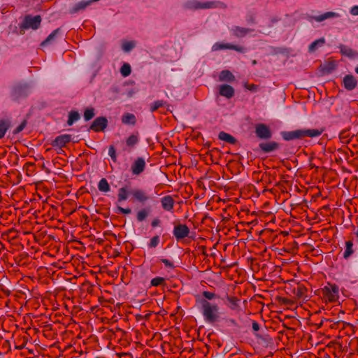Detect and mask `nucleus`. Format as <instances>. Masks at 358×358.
Wrapping results in <instances>:
<instances>
[{
	"instance_id": "obj_1",
	"label": "nucleus",
	"mask_w": 358,
	"mask_h": 358,
	"mask_svg": "<svg viewBox=\"0 0 358 358\" xmlns=\"http://www.w3.org/2000/svg\"><path fill=\"white\" fill-rule=\"evenodd\" d=\"M130 196L138 201H146L152 199L145 190L133 187L130 184L124 185L118 189V201H126Z\"/></svg>"
},
{
	"instance_id": "obj_2",
	"label": "nucleus",
	"mask_w": 358,
	"mask_h": 358,
	"mask_svg": "<svg viewBox=\"0 0 358 358\" xmlns=\"http://www.w3.org/2000/svg\"><path fill=\"white\" fill-rule=\"evenodd\" d=\"M233 289V284L225 285V307L227 309L225 310V313L234 317H240L243 313L241 301L239 298L231 295Z\"/></svg>"
},
{
	"instance_id": "obj_3",
	"label": "nucleus",
	"mask_w": 358,
	"mask_h": 358,
	"mask_svg": "<svg viewBox=\"0 0 358 358\" xmlns=\"http://www.w3.org/2000/svg\"><path fill=\"white\" fill-rule=\"evenodd\" d=\"M196 303L207 322H214L218 320L220 317L219 305L221 303L210 302L206 299H196Z\"/></svg>"
},
{
	"instance_id": "obj_4",
	"label": "nucleus",
	"mask_w": 358,
	"mask_h": 358,
	"mask_svg": "<svg viewBox=\"0 0 358 358\" xmlns=\"http://www.w3.org/2000/svg\"><path fill=\"white\" fill-rule=\"evenodd\" d=\"M41 23V17L40 15H27L19 25L20 33L24 34L25 30L29 29L36 30L40 27Z\"/></svg>"
},
{
	"instance_id": "obj_5",
	"label": "nucleus",
	"mask_w": 358,
	"mask_h": 358,
	"mask_svg": "<svg viewBox=\"0 0 358 358\" xmlns=\"http://www.w3.org/2000/svg\"><path fill=\"white\" fill-rule=\"evenodd\" d=\"M221 3L218 1H206L201 2L198 0H187L184 3V7L187 9H209L217 8Z\"/></svg>"
},
{
	"instance_id": "obj_6",
	"label": "nucleus",
	"mask_w": 358,
	"mask_h": 358,
	"mask_svg": "<svg viewBox=\"0 0 358 358\" xmlns=\"http://www.w3.org/2000/svg\"><path fill=\"white\" fill-rule=\"evenodd\" d=\"M322 292L329 302H336L339 298V287L335 284L328 283L322 289Z\"/></svg>"
},
{
	"instance_id": "obj_7",
	"label": "nucleus",
	"mask_w": 358,
	"mask_h": 358,
	"mask_svg": "<svg viewBox=\"0 0 358 358\" xmlns=\"http://www.w3.org/2000/svg\"><path fill=\"white\" fill-rule=\"evenodd\" d=\"M240 331L241 326L236 318L225 317V334H238Z\"/></svg>"
},
{
	"instance_id": "obj_8",
	"label": "nucleus",
	"mask_w": 358,
	"mask_h": 358,
	"mask_svg": "<svg viewBox=\"0 0 358 358\" xmlns=\"http://www.w3.org/2000/svg\"><path fill=\"white\" fill-rule=\"evenodd\" d=\"M108 126V120L105 117H98L92 123L90 129L94 132L103 131Z\"/></svg>"
},
{
	"instance_id": "obj_9",
	"label": "nucleus",
	"mask_w": 358,
	"mask_h": 358,
	"mask_svg": "<svg viewBox=\"0 0 358 358\" xmlns=\"http://www.w3.org/2000/svg\"><path fill=\"white\" fill-rule=\"evenodd\" d=\"M145 161L142 157H137L131 164V171L133 175L138 176L143 173L145 169Z\"/></svg>"
},
{
	"instance_id": "obj_10",
	"label": "nucleus",
	"mask_w": 358,
	"mask_h": 358,
	"mask_svg": "<svg viewBox=\"0 0 358 358\" xmlns=\"http://www.w3.org/2000/svg\"><path fill=\"white\" fill-rule=\"evenodd\" d=\"M255 134L258 138L262 139H268L272 136L270 129L264 124H258L256 125Z\"/></svg>"
},
{
	"instance_id": "obj_11",
	"label": "nucleus",
	"mask_w": 358,
	"mask_h": 358,
	"mask_svg": "<svg viewBox=\"0 0 358 358\" xmlns=\"http://www.w3.org/2000/svg\"><path fill=\"white\" fill-rule=\"evenodd\" d=\"M173 236L178 241L188 236L189 229L185 224H178L175 226L173 231Z\"/></svg>"
},
{
	"instance_id": "obj_12",
	"label": "nucleus",
	"mask_w": 358,
	"mask_h": 358,
	"mask_svg": "<svg viewBox=\"0 0 358 358\" xmlns=\"http://www.w3.org/2000/svg\"><path fill=\"white\" fill-rule=\"evenodd\" d=\"M71 141V136L70 134H62L57 136L52 141L51 145L53 147L63 148Z\"/></svg>"
},
{
	"instance_id": "obj_13",
	"label": "nucleus",
	"mask_w": 358,
	"mask_h": 358,
	"mask_svg": "<svg viewBox=\"0 0 358 358\" xmlns=\"http://www.w3.org/2000/svg\"><path fill=\"white\" fill-rule=\"evenodd\" d=\"M357 80L352 75H347L343 78V85L346 90H352L357 86Z\"/></svg>"
},
{
	"instance_id": "obj_14",
	"label": "nucleus",
	"mask_w": 358,
	"mask_h": 358,
	"mask_svg": "<svg viewBox=\"0 0 358 358\" xmlns=\"http://www.w3.org/2000/svg\"><path fill=\"white\" fill-rule=\"evenodd\" d=\"M282 136L285 141H291L302 138L301 129L282 133Z\"/></svg>"
},
{
	"instance_id": "obj_15",
	"label": "nucleus",
	"mask_w": 358,
	"mask_h": 358,
	"mask_svg": "<svg viewBox=\"0 0 358 358\" xmlns=\"http://www.w3.org/2000/svg\"><path fill=\"white\" fill-rule=\"evenodd\" d=\"M251 31L249 29H245L240 27H234L230 29V34L236 37H244Z\"/></svg>"
},
{
	"instance_id": "obj_16",
	"label": "nucleus",
	"mask_w": 358,
	"mask_h": 358,
	"mask_svg": "<svg viewBox=\"0 0 358 358\" xmlns=\"http://www.w3.org/2000/svg\"><path fill=\"white\" fill-rule=\"evenodd\" d=\"M278 147L277 143L274 141L267 142V143H261L259 144V148L264 152H270L275 150H276Z\"/></svg>"
},
{
	"instance_id": "obj_17",
	"label": "nucleus",
	"mask_w": 358,
	"mask_h": 358,
	"mask_svg": "<svg viewBox=\"0 0 358 358\" xmlns=\"http://www.w3.org/2000/svg\"><path fill=\"white\" fill-rule=\"evenodd\" d=\"M202 296H203V298L198 297L196 299H206L208 301V300H214V302L222 303L221 298L217 296V295L214 292L204 291L202 293Z\"/></svg>"
},
{
	"instance_id": "obj_18",
	"label": "nucleus",
	"mask_w": 358,
	"mask_h": 358,
	"mask_svg": "<svg viewBox=\"0 0 358 358\" xmlns=\"http://www.w3.org/2000/svg\"><path fill=\"white\" fill-rule=\"evenodd\" d=\"M140 141L139 134L138 132L132 134L126 139V145L129 148H134L138 143Z\"/></svg>"
},
{
	"instance_id": "obj_19",
	"label": "nucleus",
	"mask_w": 358,
	"mask_h": 358,
	"mask_svg": "<svg viewBox=\"0 0 358 358\" xmlns=\"http://www.w3.org/2000/svg\"><path fill=\"white\" fill-rule=\"evenodd\" d=\"M338 16V15L336 13L329 11V12H327V13H324L319 15L314 16V17H313V18L316 22H322L329 18L336 17Z\"/></svg>"
},
{
	"instance_id": "obj_20",
	"label": "nucleus",
	"mask_w": 358,
	"mask_h": 358,
	"mask_svg": "<svg viewBox=\"0 0 358 358\" xmlns=\"http://www.w3.org/2000/svg\"><path fill=\"white\" fill-rule=\"evenodd\" d=\"M151 210L150 208H143L138 210L136 213V219L138 222L144 221L150 214Z\"/></svg>"
},
{
	"instance_id": "obj_21",
	"label": "nucleus",
	"mask_w": 358,
	"mask_h": 358,
	"mask_svg": "<svg viewBox=\"0 0 358 358\" xmlns=\"http://www.w3.org/2000/svg\"><path fill=\"white\" fill-rule=\"evenodd\" d=\"M10 127V122L8 120H0V139L3 138L6 131Z\"/></svg>"
},
{
	"instance_id": "obj_22",
	"label": "nucleus",
	"mask_w": 358,
	"mask_h": 358,
	"mask_svg": "<svg viewBox=\"0 0 358 358\" xmlns=\"http://www.w3.org/2000/svg\"><path fill=\"white\" fill-rule=\"evenodd\" d=\"M122 122L124 124L134 125L136 122V116L132 113H125L122 117Z\"/></svg>"
},
{
	"instance_id": "obj_23",
	"label": "nucleus",
	"mask_w": 358,
	"mask_h": 358,
	"mask_svg": "<svg viewBox=\"0 0 358 358\" xmlns=\"http://www.w3.org/2000/svg\"><path fill=\"white\" fill-rule=\"evenodd\" d=\"M322 129H301L302 138L305 136L317 137L322 134Z\"/></svg>"
},
{
	"instance_id": "obj_24",
	"label": "nucleus",
	"mask_w": 358,
	"mask_h": 358,
	"mask_svg": "<svg viewBox=\"0 0 358 358\" xmlns=\"http://www.w3.org/2000/svg\"><path fill=\"white\" fill-rule=\"evenodd\" d=\"M80 118V115L76 110H71L69 113L67 124L69 126H71L74 124V122L79 120Z\"/></svg>"
},
{
	"instance_id": "obj_25",
	"label": "nucleus",
	"mask_w": 358,
	"mask_h": 358,
	"mask_svg": "<svg viewBox=\"0 0 358 358\" xmlns=\"http://www.w3.org/2000/svg\"><path fill=\"white\" fill-rule=\"evenodd\" d=\"M325 43V39L324 38H320L317 40L313 41L308 47V50L310 52H313L317 50L319 47H322Z\"/></svg>"
},
{
	"instance_id": "obj_26",
	"label": "nucleus",
	"mask_w": 358,
	"mask_h": 358,
	"mask_svg": "<svg viewBox=\"0 0 358 358\" xmlns=\"http://www.w3.org/2000/svg\"><path fill=\"white\" fill-rule=\"evenodd\" d=\"M167 105V103L163 100H157L150 104V110L151 112H155L159 108L164 107Z\"/></svg>"
},
{
	"instance_id": "obj_27",
	"label": "nucleus",
	"mask_w": 358,
	"mask_h": 358,
	"mask_svg": "<svg viewBox=\"0 0 358 358\" xmlns=\"http://www.w3.org/2000/svg\"><path fill=\"white\" fill-rule=\"evenodd\" d=\"M60 32V29L59 28H57L55 30H54L47 38L45 41H43L41 45V46H45V45L48 44L49 43H50L52 41H53L56 36Z\"/></svg>"
},
{
	"instance_id": "obj_28",
	"label": "nucleus",
	"mask_w": 358,
	"mask_h": 358,
	"mask_svg": "<svg viewBox=\"0 0 358 358\" xmlns=\"http://www.w3.org/2000/svg\"><path fill=\"white\" fill-rule=\"evenodd\" d=\"M98 188L99 191L107 192L110 190V185L106 178H102L100 180L98 184Z\"/></svg>"
},
{
	"instance_id": "obj_29",
	"label": "nucleus",
	"mask_w": 358,
	"mask_h": 358,
	"mask_svg": "<svg viewBox=\"0 0 358 358\" xmlns=\"http://www.w3.org/2000/svg\"><path fill=\"white\" fill-rule=\"evenodd\" d=\"M234 50L236 52L243 53L245 52V48L241 45H234L231 43H225V50Z\"/></svg>"
},
{
	"instance_id": "obj_30",
	"label": "nucleus",
	"mask_w": 358,
	"mask_h": 358,
	"mask_svg": "<svg viewBox=\"0 0 358 358\" xmlns=\"http://www.w3.org/2000/svg\"><path fill=\"white\" fill-rule=\"evenodd\" d=\"M95 115L94 108H87L84 111V119L85 121H89L92 120Z\"/></svg>"
},
{
	"instance_id": "obj_31",
	"label": "nucleus",
	"mask_w": 358,
	"mask_h": 358,
	"mask_svg": "<svg viewBox=\"0 0 358 358\" xmlns=\"http://www.w3.org/2000/svg\"><path fill=\"white\" fill-rule=\"evenodd\" d=\"M345 245H346V248L343 253V257L345 259H348L353 253V250H352L353 243L352 241H347L345 243Z\"/></svg>"
},
{
	"instance_id": "obj_32",
	"label": "nucleus",
	"mask_w": 358,
	"mask_h": 358,
	"mask_svg": "<svg viewBox=\"0 0 358 358\" xmlns=\"http://www.w3.org/2000/svg\"><path fill=\"white\" fill-rule=\"evenodd\" d=\"M29 87L27 84H20L15 87V92L20 94L21 92H24L25 95H27L29 92Z\"/></svg>"
},
{
	"instance_id": "obj_33",
	"label": "nucleus",
	"mask_w": 358,
	"mask_h": 358,
	"mask_svg": "<svg viewBox=\"0 0 358 358\" xmlns=\"http://www.w3.org/2000/svg\"><path fill=\"white\" fill-rule=\"evenodd\" d=\"M131 71V66L127 63H124L120 68V73L124 77L129 76Z\"/></svg>"
},
{
	"instance_id": "obj_34",
	"label": "nucleus",
	"mask_w": 358,
	"mask_h": 358,
	"mask_svg": "<svg viewBox=\"0 0 358 358\" xmlns=\"http://www.w3.org/2000/svg\"><path fill=\"white\" fill-rule=\"evenodd\" d=\"M135 47V43L133 41H126L122 43V50L125 52H129Z\"/></svg>"
},
{
	"instance_id": "obj_35",
	"label": "nucleus",
	"mask_w": 358,
	"mask_h": 358,
	"mask_svg": "<svg viewBox=\"0 0 358 358\" xmlns=\"http://www.w3.org/2000/svg\"><path fill=\"white\" fill-rule=\"evenodd\" d=\"M165 281V279L162 277H155L153 279H152L150 283H151V285L154 286V287H157L159 285H161L162 284H163Z\"/></svg>"
},
{
	"instance_id": "obj_36",
	"label": "nucleus",
	"mask_w": 358,
	"mask_h": 358,
	"mask_svg": "<svg viewBox=\"0 0 358 358\" xmlns=\"http://www.w3.org/2000/svg\"><path fill=\"white\" fill-rule=\"evenodd\" d=\"M341 52L343 55H347L348 57H352L354 55L353 50L345 45L341 46Z\"/></svg>"
},
{
	"instance_id": "obj_37",
	"label": "nucleus",
	"mask_w": 358,
	"mask_h": 358,
	"mask_svg": "<svg viewBox=\"0 0 358 358\" xmlns=\"http://www.w3.org/2000/svg\"><path fill=\"white\" fill-rule=\"evenodd\" d=\"M159 241L160 238L159 236L152 237L148 243L149 248H156L159 245Z\"/></svg>"
},
{
	"instance_id": "obj_38",
	"label": "nucleus",
	"mask_w": 358,
	"mask_h": 358,
	"mask_svg": "<svg viewBox=\"0 0 358 358\" xmlns=\"http://www.w3.org/2000/svg\"><path fill=\"white\" fill-rule=\"evenodd\" d=\"M108 155L110 157L113 162H116L117 161V155L115 148L113 145H110L108 148Z\"/></svg>"
},
{
	"instance_id": "obj_39",
	"label": "nucleus",
	"mask_w": 358,
	"mask_h": 358,
	"mask_svg": "<svg viewBox=\"0 0 358 358\" xmlns=\"http://www.w3.org/2000/svg\"><path fill=\"white\" fill-rule=\"evenodd\" d=\"M234 94V90L230 85H225V98H231Z\"/></svg>"
},
{
	"instance_id": "obj_40",
	"label": "nucleus",
	"mask_w": 358,
	"mask_h": 358,
	"mask_svg": "<svg viewBox=\"0 0 358 358\" xmlns=\"http://www.w3.org/2000/svg\"><path fill=\"white\" fill-rule=\"evenodd\" d=\"M115 213L122 214H130L131 213V210L129 208H124L120 206H117Z\"/></svg>"
},
{
	"instance_id": "obj_41",
	"label": "nucleus",
	"mask_w": 358,
	"mask_h": 358,
	"mask_svg": "<svg viewBox=\"0 0 358 358\" xmlns=\"http://www.w3.org/2000/svg\"><path fill=\"white\" fill-rule=\"evenodd\" d=\"M224 96V84L219 85V95L217 97V102L218 103V104H221L220 103L221 99L220 98V96Z\"/></svg>"
},
{
	"instance_id": "obj_42",
	"label": "nucleus",
	"mask_w": 358,
	"mask_h": 358,
	"mask_svg": "<svg viewBox=\"0 0 358 358\" xmlns=\"http://www.w3.org/2000/svg\"><path fill=\"white\" fill-rule=\"evenodd\" d=\"M225 142L229 143L231 144H234L236 143V139L230 134L225 133Z\"/></svg>"
},
{
	"instance_id": "obj_43",
	"label": "nucleus",
	"mask_w": 358,
	"mask_h": 358,
	"mask_svg": "<svg viewBox=\"0 0 358 358\" xmlns=\"http://www.w3.org/2000/svg\"><path fill=\"white\" fill-rule=\"evenodd\" d=\"M224 49V43H216L212 47V50L215 51Z\"/></svg>"
},
{
	"instance_id": "obj_44",
	"label": "nucleus",
	"mask_w": 358,
	"mask_h": 358,
	"mask_svg": "<svg viewBox=\"0 0 358 358\" xmlns=\"http://www.w3.org/2000/svg\"><path fill=\"white\" fill-rule=\"evenodd\" d=\"M160 261L164 264V265L168 268H173L174 267L173 264L167 259H161Z\"/></svg>"
},
{
	"instance_id": "obj_45",
	"label": "nucleus",
	"mask_w": 358,
	"mask_h": 358,
	"mask_svg": "<svg viewBox=\"0 0 358 358\" xmlns=\"http://www.w3.org/2000/svg\"><path fill=\"white\" fill-rule=\"evenodd\" d=\"M234 79V76L233 74L229 71L225 70V81H231Z\"/></svg>"
},
{
	"instance_id": "obj_46",
	"label": "nucleus",
	"mask_w": 358,
	"mask_h": 358,
	"mask_svg": "<svg viewBox=\"0 0 358 358\" xmlns=\"http://www.w3.org/2000/svg\"><path fill=\"white\" fill-rule=\"evenodd\" d=\"M162 204L166 210H171L173 208V203H162Z\"/></svg>"
},
{
	"instance_id": "obj_47",
	"label": "nucleus",
	"mask_w": 358,
	"mask_h": 358,
	"mask_svg": "<svg viewBox=\"0 0 358 358\" xmlns=\"http://www.w3.org/2000/svg\"><path fill=\"white\" fill-rule=\"evenodd\" d=\"M25 124H26V122H23L22 123H21L15 130V134H17L20 131H22L24 127H25Z\"/></svg>"
},
{
	"instance_id": "obj_48",
	"label": "nucleus",
	"mask_w": 358,
	"mask_h": 358,
	"mask_svg": "<svg viewBox=\"0 0 358 358\" xmlns=\"http://www.w3.org/2000/svg\"><path fill=\"white\" fill-rule=\"evenodd\" d=\"M159 201H173V200L171 196H164L160 199Z\"/></svg>"
},
{
	"instance_id": "obj_49",
	"label": "nucleus",
	"mask_w": 358,
	"mask_h": 358,
	"mask_svg": "<svg viewBox=\"0 0 358 358\" xmlns=\"http://www.w3.org/2000/svg\"><path fill=\"white\" fill-rule=\"evenodd\" d=\"M305 290V288L303 287H300L298 288L296 294L299 297H303V291Z\"/></svg>"
},
{
	"instance_id": "obj_50",
	"label": "nucleus",
	"mask_w": 358,
	"mask_h": 358,
	"mask_svg": "<svg viewBox=\"0 0 358 358\" xmlns=\"http://www.w3.org/2000/svg\"><path fill=\"white\" fill-rule=\"evenodd\" d=\"M350 13L353 15H358V6H353L350 10Z\"/></svg>"
},
{
	"instance_id": "obj_51",
	"label": "nucleus",
	"mask_w": 358,
	"mask_h": 358,
	"mask_svg": "<svg viewBox=\"0 0 358 358\" xmlns=\"http://www.w3.org/2000/svg\"><path fill=\"white\" fill-rule=\"evenodd\" d=\"M159 223H160L159 219L155 218L152 221L151 225L152 227H156L159 224Z\"/></svg>"
},
{
	"instance_id": "obj_52",
	"label": "nucleus",
	"mask_w": 358,
	"mask_h": 358,
	"mask_svg": "<svg viewBox=\"0 0 358 358\" xmlns=\"http://www.w3.org/2000/svg\"><path fill=\"white\" fill-rule=\"evenodd\" d=\"M252 327L253 331H257L259 330V324L255 321H254L252 322Z\"/></svg>"
},
{
	"instance_id": "obj_53",
	"label": "nucleus",
	"mask_w": 358,
	"mask_h": 358,
	"mask_svg": "<svg viewBox=\"0 0 358 358\" xmlns=\"http://www.w3.org/2000/svg\"><path fill=\"white\" fill-rule=\"evenodd\" d=\"M247 89L250 90V91H255L256 89H257V86L255 85H248L246 86Z\"/></svg>"
},
{
	"instance_id": "obj_54",
	"label": "nucleus",
	"mask_w": 358,
	"mask_h": 358,
	"mask_svg": "<svg viewBox=\"0 0 358 358\" xmlns=\"http://www.w3.org/2000/svg\"><path fill=\"white\" fill-rule=\"evenodd\" d=\"M224 264H225V268H226L228 266H232L235 265L236 264V262L227 263V260L225 259Z\"/></svg>"
},
{
	"instance_id": "obj_55",
	"label": "nucleus",
	"mask_w": 358,
	"mask_h": 358,
	"mask_svg": "<svg viewBox=\"0 0 358 358\" xmlns=\"http://www.w3.org/2000/svg\"><path fill=\"white\" fill-rule=\"evenodd\" d=\"M218 136L220 140L224 141V131H220Z\"/></svg>"
},
{
	"instance_id": "obj_56",
	"label": "nucleus",
	"mask_w": 358,
	"mask_h": 358,
	"mask_svg": "<svg viewBox=\"0 0 358 358\" xmlns=\"http://www.w3.org/2000/svg\"><path fill=\"white\" fill-rule=\"evenodd\" d=\"M219 79H220V80H221V81L224 80V71H222L220 73Z\"/></svg>"
},
{
	"instance_id": "obj_57",
	"label": "nucleus",
	"mask_w": 358,
	"mask_h": 358,
	"mask_svg": "<svg viewBox=\"0 0 358 358\" xmlns=\"http://www.w3.org/2000/svg\"><path fill=\"white\" fill-rule=\"evenodd\" d=\"M298 203H292L291 206L294 208V206H296Z\"/></svg>"
},
{
	"instance_id": "obj_58",
	"label": "nucleus",
	"mask_w": 358,
	"mask_h": 358,
	"mask_svg": "<svg viewBox=\"0 0 358 358\" xmlns=\"http://www.w3.org/2000/svg\"><path fill=\"white\" fill-rule=\"evenodd\" d=\"M217 201H222V199L220 197H218Z\"/></svg>"
},
{
	"instance_id": "obj_59",
	"label": "nucleus",
	"mask_w": 358,
	"mask_h": 358,
	"mask_svg": "<svg viewBox=\"0 0 358 358\" xmlns=\"http://www.w3.org/2000/svg\"><path fill=\"white\" fill-rule=\"evenodd\" d=\"M355 71L357 73H358V66L355 69Z\"/></svg>"
},
{
	"instance_id": "obj_60",
	"label": "nucleus",
	"mask_w": 358,
	"mask_h": 358,
	"mask_svg": "<svg viewBox=\"0 0 358 358\" xmlns=\"http://www.w3.org/2000/svg\"><path fill=\"white\" fill-rule=\"evenodd\" d=\"M355 234L356 236L358 237V229L357 230V231L355 232Z\"/></svg>"
},
{
	"instance_id": "obj_61",
	"label": "nucleus",
	"mask_w": 358,
	"mask_h": 358,
	"mask_svg": "<svg viewBox=\"0 0 358 358\" xmlns=\"http://www.w3.org/2000/svg\"><path fill=\"white\" fill-rule=\"evenodd\" d=\"M227 244L225 243V245H224L225 250H227Z\"/></svg>"
},
{
	"instance_id": "obj_62",
	"label": "nucleus",
	"mask_w": 358,
	"mask_h": 358,
	"mask_svg": "<svg viewBox=\"0 0 358 358\" xmlns=\"http://www.w3.org/2000/svg\"><path fill=\"white\" fill-rule=\"evenodd\" d=\"M324 208H329V206H328V205H327V206H325Z\"/></svg>"
}]
</instances>
